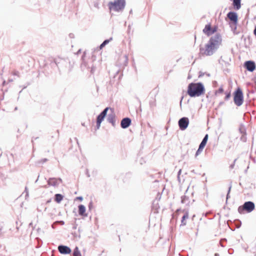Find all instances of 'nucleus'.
Here are the masks:
<instances>
[{
  "mask_svg": "<svg viewBox=\"0 0 256 256\" xmlns=\"http://www.w3.org/2000/svg\"><path fill=\"white\" fill-rule=\"evenodd\" d=\"M240 1L241 0H233V6L236 10H238L240 8Z\"/></svg>",
  "mask_w": 256,
  "mask_h": 256,
  "instance_id": "17",
  "label": "nucleus"
},
{
  "mask_svg": "<svg viewBox=\"0 0 256 256\" xmlns=\"http://www.w3.org/2000/svg\"><path fill=\"white\" fill-rule=\"evenodd\" d=\"M222 44V36L216 33L210 37L204 48H200V52L206 56H212L218 50Z\"/></svg>",
  "mask_w": 256,
  "mask_h": 256,
  "instance_id": "1",
  "label": "nucleus"
},
{
  "mask_svg": "<svg viewBox=\"0 0 256 256\" xmlns=\"http://www.w3.org/2000/svg\"><path fill=\"white\" fill-rule=\"evenodd\" d=\"M108 6L110 10L122 11L126 6V1L125 0H116L114 2H110Z\"/></svg>",
  "mask_w": 256,
  "mask_h": 256,
  "instance_id": "4",
  "label": "nucleus"
},
{
  "mask_svg": "<svg viewBox=\"0 0 256 256\" xmlns=\"http://www.w3.org/2000/svg\"><path fill=\"white\" fill-rule=\"evenodd\" d=\"M189 124L188 118L184 117L180 118L178 121V126L181 130H186Z\"/></svg>",
  "mask_w": 256,
  "mask_h": 256,
  "instance_id": "8",
  "label": "nucleus"
},
{
  "mask_svg": "<svg viewBox=\"0 0 256 256\" xmlns=\"http://www.w3.org/2000/svg\"><path fill=\"white\" fill-rule=\"evenodd\" d=\"M230 188H231L230 187V188H229L228 192V194H227V197L228 196V194H229V193H230Z\"/></svg>",
  "mask_w": 256,
  "mask_h": 256,
  "instance_id": "32",
  "label": "nucleus"
},
{
  "mask_svg": "<svg viewBox=\"0 0 256 256\" xmlns=\"http://www.w3.org/2000/svg\"><path fill=\"white\" fill-rule=\"evenodd\" d=\"M49 136L51 139H54L56 140H58L59 138L58 130H54V131L51 132L50 133Z\"/></svg>",
  "mask_w": 256,
  "mask_h": 256,
  "instance_id": "15",
  "label": "nucleus"
},
{
  "mask_svg": "<svg viewBox=\"0 0 256 256\" xmlns=\"http://www.w3.org/2000/svg\"><path fill=\"white\" fill-rule=\"evenodd\" d=\"M230 96H231V94H230V92H226V96H225L224 100H228L230 98Z\"/></svg>",
  "mask_w": 256,
  "mask_h": 256,
  "instance_id": "24",
  "label": "nucleus"
},
{
  "mask_svg": "<svg viewBox=\"0 0 256 256\" xmlns=\"http://www.w3.org/2000/svg\"><path fill=\"white\" fill-rule=\"evenodd\" d=\"M108 110H110L112 112V114L108 116V120L110 122L114 124V114L113 109L106 108L98 116L96 120V128L98 129L100 126V124L105 118L107 112Z\"/></svg>",
  "mask_w": 256,
  "mask_h": 256,
  "instance_id": "3",
  "label": "nucleus"
},
{
  "mask_svg": "<svg viewBox=\"0 0 256 256\" xmlns=\"http://www.w3.org/2000/svg\"><path fill=\"white\" fill-rule=\"evenodd\" d=\"M112 38H110L108 40H104L102 43L100 45V48L102 49L106 44H107L110 40H112Z\"/></svg>",
  "mask_w": 256,
  "mask_h": 256,
  "instance_id": "21",
  "label": "nucleus"
},
{
  "mask_svg": "<svg viewBox=\"0 0 256 256\" xmlns=\"http://www.w3.org/2000/svg\"><path fill=\"white\" fill-rule=\"evenodd\" d=\"M69 36L70 38H74V34H73L70 33L69 34Z\"/></svg>",
  "mask_w": 256,
  "mask_h": 256,
  "instance_id": "29",
  "label": "nucleus"
},
{
  "mask_svg": "<svg viewBox=\"0 0 256 256\" xmlns=\"http://www.w3.org/2000/svg\"><path fill=\"white\" fill-rule=\"evenodd\" d=\"M224 88L222 86H220L218 90H216L214 94L216 96H218L220 94H222L224 92Z\"/></svg>",
  "mask_w": 256,
  "mask_h": 256,
  "instance_id": "23",
  "label": "nucleus"
},
{
  "mask_svg": "<svg viewBox=\"0 0 256 256\" xmlns=\"http://www.w3.org/2000/svg\"><path fill=\"white\" fill-rule=\"evenodd\" d=\"M234 100L237 106H241L244 102L242 90L238 88L234 93Z\"/></svg>",
  "mask_w": 256,
  "mask_h": 256,
  "instance_id": "6",
  "label": "nucleus"
},
{
  "mask_svg": "<svg viewBox=\"0 0 256 256\" xmlns=\"http://www.w3.org/2000/svg\"><path fill=\"white\" fill-rule=\"evenodd\" d=\"M204 92V88L201 83H190L188 88L187 93L191 97L199 96Z\"/></svg>",
  "mask_w": 256,
  "mask_h": 256,
  "instance_id": "2",
  "label": "nucleus"
},
{
  "mask_svg": "<svg viewBox=\"0 0 256 256\" xmlns=\"http://www.w3.org/2000/svg\"><path fill=\"white\" fill-rule=\"evenodd\" d=\"M223 62H224V60H223V58L222 56L220 60H219V63L222 64Z\"/></svg>",
  "mask_w": 256,
  "mask_h": 256,
  "instance_id": "28",
  "label": "nucleus"
},
{
  "mask_svg": "<svg viewBox=\"0 0 256 256\" xmlns=\"http://www.w3.org/2000/svg\"><path fill=\"white\" fill-rule=\"evenodd\" d=\"M131 124V120L130 118H123L120 122L121 127L123 128H128Z\"/></svg>",
  "mask_w": 256,
  "mask_h": 256,
  "instance_id": "11",
  "label": "nucleus"
},
{
  "mask_svg": "<svg viewBox=\"0 0 256 256\" xmlns=\"http://www.w3.org/2000/svg\"><path fill=\"white\" fill-rule=\"evenodd\" d=\"M188 212H186L183 216L181 221L182 225L185 226L186 224V220L188 218Z\"/></svg>",
  "mask_w": 256,
  "mask_h": 256,
  "instance_id": "18",
  "label": "nucleus"
},
{
  "mask_svg": "<svg viewBox=\"0 0 256 256\" xmlns=\"http://www.w3.org/2000/svg\"><path fill=\"white\" fill-rule=\"evenodd\" d=\"M76 200H78L80 201H82L83 200V198L82 196H78L76 198Z\"/></svg>",
  "mask_w": 256,
  "mask_h": 256,
  "instance_id": "27",
  "label": "nucleus"
},
{
  "mask_svg": "<svg viewBox=\"0 0 256 256\" xmlns=\"http://www.w3.org/2000/svg\"><path fill=\"white\" fill-rule=\"evenodd\" d=\"M86 52H84L82 56V60L84 64H87L88 63L94 62L96 56L94 55L92 56V60H86Z\"/></svg>",
  "mask_w": 256,
  "mask_h": 256,
  "instance_id": "12",
  "label": "nucleus"
},
{
  "mask_svg": "<svg viewBox=\"0 0 256 256\" xmlns=\"http://www.w3.org/2000/svg\"><path fill=\"white\" fill-rule=\"evenodd\" d=\"M216 29H217V28L216 27H215L213 28H212L211 35L212 34H214L216 31Z\"/></svg>",
  "mask_w": 256,
  "mask_h": 256,
  "instance_id": "26",
  "label": "nucleus"
},
{
  "mask_svg": "<svg viewBox=\"0 0 256 256\" xmlns=\"http://www.w3.org/2000/svg\"><path fill=\"white\" fill-rule=\"evenodd\" d=\"M244 64H255V63L254 61L248 60L245 62Z\"/></svg>",
  "mask_w": 256,
  "mask_h": 256,
  "instance_id": "25",
  "label": "nucleus"
},
{
  "mask_svg": "<svg viewBox=\"0 0 256 256\" xmlns=\"http://www.w3.org/2000/svg\"><path fill=\"white\" fill-rule=\"evenodd\" d=\"M80 52H81V50H80H80L78 51V52H77V53H76V54H80Z\"/></svg>",
  "mask_w": 256,
  "mask_h": 256,
  "instance_id": "31",
  "label": "nucleus"
},
{
  "mask_svg": "<svg viewBox=\"0 0 256 256\" xmlns=\"http://www.w3.org/2000/svg\"><path fill=\"white\" fill-rule=\"evenodd\" d=\"M58 250L60 254H70L72 252L71 249L69 247L65 246H58Z\"/></svg>",
  "mask_w": 256,
  "mask_h": 256,
  "instance_id": "10",
  "label": "nucleus"
},
{
  "mask_svg": "<svg viewBox=\"0 0 256 256\" xmlns=\"http://www.w3.org/2000/svg\"><path fill=\"white\" fill-rule=\"evenodd\" d=\"M208 135L206 134L204 138V139L202 140V142H201V143L199 146L198 150L196 152V156H197L200 154V153L202 150L203 148H204V146L206 145V144L208 141Z\"/></svg>",
  "mask_w": 256,
  "mask_h": 256,
  "instance_id": "9",
  "label": "nucleus"
},
{
  "mask_svg": "<svg viewBox=\"0 0 256 256\" xmlns=\"http://www.w3.org/2000/svg\"><path fill=\"white\" fill-rule=\"evenodd\" d=\"M74 256H82L80 250H79L78 247H76L74 250L73 253Z\"/></svg>",
  "mask_w": 256,
  "mask_h": 256,
  "instance_id": "22",
  "label": "nucleus"
},
{
  "mask_svg": "<svg viewBox=\"0 0 256 256\" xmlns=\"http://www.w3.org/2000/svg\"><path fill=\"white\" fill-rule=\"evenodd\" d=\"M228 18L232 21L230 24V27L232 28V26H234V29L236 28V24L238 22V15L236 12H230L227 14Z\"/></svg>",
  "mask_w": 256,
  "mask_h": 256,
  "instance_id": "7",
  "label": "nucleus"
},
{
  "mask_svg": "<svg viewBox=\"0 0 256 256\" xmlns=\"http://www.w3.org/2000/svg\"><path fill=\"white\" fill-rule=\"evenodd\" d=\"M212 27L210 24H206L203 30V32L208 36L211 35Z\"/></svg>",
  "mask_w": 256,
  "mask_h": 256,
  "instance_id": "16",
  "label": "nucleus"
},
{
  "mask_svg": "<svg viewBox=\"0 0 256 256\" xmlns=\"http://www.w3.org/2000/svg\"><path fill=\"white\" fill-rule=\"evenodd\" d=\"M78 214L84 217H86L88 216V214L86 213V207L82 204L78 206Z\"/></svg>",
  "mask_w": 256,
  "mask_h": 256,
  "instance_id": "13",
  "label": "nucleus"
},
{
  "mask_svg": "<svg viewBox=\"0 0 256 256\" xmlns=\"http://www.w3.org/2000/svg\"><path fill=\"white\" fill-rule=\"evenodd\" d=\"M232 28H232V30H233L234 32V33L235 32V31L236 30V29H234V26L233 25L232 26Z\"/></svg>",
  "mask_w": 256,
  "mask_h": 256,
  "instance_id": "30",
  "label": "nucleus"
},
{
  "mask_svg": "<svg viewBox=\"0 0 256 256\" xmlns=\"http://www.w3.org/2000/svg\"><path fill=\"white\" fill-rule=\"evenodd\" d=\"M255 209V204L252 202H246L242 206L238 208V212L240 214H244L245 212L250 213Z\"/></svg>",
  "mask_w": 256,
  "mask_h": 256,
  "instance_id": "5",
  "label": "nucleus"
},
{
  "mask_svg": "<svg viewBox=\"0 0 256 256\" xmlns=\"http://www.w3.org/2000/svg\"><path fill=\"white\" fill-rule=\"evenodd\" d=\"M63 196L60 194H56L55 195L54 200L60 203L63 199Z\"/></svg>",
  "mask_w": 256,
  "mask_h": 256,
  "instance_id": "20",
  "label": "nucleus"
},
{
  "mask_svg": "<svg viewBox=\"0 0 256 256\" xmlns=\"http://www.w3.org/2000/svg\"><path fill=\"white\" fill-rule=\"evenodd\" d=\"M60 182H62L60 178H50L48 180V184L53 186L58 185Z\"/></svg>",
  "mask_w": 256,
  "mask_h": 256,
  "instance_id": "14",
  "label": "nucleus"
},
{
  "mask_svg": "<svg viewBox=\"0 0 256 256\" xmlns=\"http://www.w3.org/2000/svg\"><path fill=\"white\" fill-rule=\"evenodd\" d=\"M244 67L250 72H253L256 69V65H244Z\"/></svg>",
  "mask_w": 256,
  "mask_h": 256,
  "instance_id": "19",
  "label": "nucleus"
}]
</instances>
